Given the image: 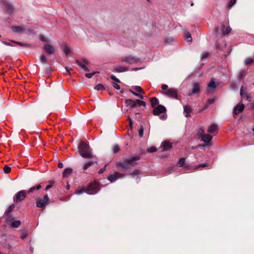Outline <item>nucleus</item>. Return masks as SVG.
<instances>
[{
    "label": "nucleus",
    "instance_id": "nucleus-47",
    "mask_svg": "<svg viewBox=\"0 0 254 254\" xmlns=\"http://www.w3.org/2000/svg\"><path fill=\"white\" fill-rule=\"evenodd\" d=\"M208 56V53L207 52H203L201 56V59L202 60L206 58Z\"/></svg>",
    "mask_w": 254,
    "mask_h": 254
},
{
    "label": "nucleus",
    "instance_id": "nucleus-31",
    "mask_svg": "<svg viewBox=\"0 0 254 254\" xmlns=\"http://www.w3.org/2000/svg\"><path fill=\"white\" fill-rule=\"evenodd\" d=\"M132 88L134 90H135L137 92H138L140 93H141L142 94H143L144 93L141 87L139 86H135Z\"/></svg>",
    "mask_w": 254,
    "mask_h": 254
},
{
    "label": "nucleus",
    "instance_id": "nucleus-20",
    "mask_svg": "<svg viewBox=\"0 0 254 254\" xmlns=\"http://www.w3.org/2000/svg\"><path fill=\"white\" fill-rule=\"evenodd\" d=\"M61 49L66 55H68L71 52L70 48L64 43H63L61 45Z\"/></svg>",
    "mask_w": 254,
    "mask_h": 254
},
{
    "label": "nucleus",
    "instance_id": "nucleus-22",
    "mask_svg": "<svg viewBox=\"0 0 254 254\" xmlns=\"http://www.w3.org/2000/svg\"><path fill=\"white\" fill-rule=\"evenodd\" d=\"M212 139V136L209 134H204L202 136V140L205 143H209Z\"/></svg>",
    "mask_w": 254,
    "mask_h": 254
},
{
    "label": "nucleus",
    "instance_id": "nucleus-2",
    "mask_svg": "<svg viewBox=\"0 0 254 254\" xmlns=\"http://www.w3.org/2000/svg\"><path fill=\"white\" fill-rule=\"evenodd\" d=\"M80 155L83 158H91L93 157L89 145L83 142H81L78 147Z\"/></svg>",
    "mask_w": 254,
    "mask_h": 254
},
{
    "label": "nucleus",
    "instance_id": "nucleus-4",
    "mask_svg": "<svg viewBox=\"0 0 254 254\" xmlns=\"http://www.w3.org/2000/svg\"><path fill=\"white\" fill-rule=\"evenodd\" d=\"M49 201V197L47 194L45 195L43 198H39L36 203V206L39 208L45 207L48 205Z\"/></svg>",
    "mask_w": 254,
    "mask_h": 254
},
{
    "label": "nucleus",
    "instance_id": "nucleus-7",
    "mask_svg": "<svg viewBox=\"0 0 254 254\" xmlns=\"http://www.w3.org/2000/svg\"><path fill=\"white\" fill-rule=\"evenodd\" d=\"M163 93L167 95L168 97L170 98L174 99L178 98V92L177 90L175 88H169V89H168L167 91H166V92H164Z\"/></svg>",
    "mask_w": 254,
    "mask_h": 254
},
{
    "label": "nucleus",
    "instance_id": "nucleus-43",
    "mask_svg": "<svg viewBox=\"0 0 254 254\" xmlns=\"http://www.w3.org/2000/svg\"><path fill=\"white\" fill-rule=\"evenodd\" d=\"M139 174H140V171L137 170H134L130 173V175L132 176L138 175Z\"/></svg>",
    "mask_w": 254,
    "mask_h": 254
},
{
    "label": "nucleus",
    "instance_id": "nucleus-61",
    "mask_svg": "<svg viewBox=\"0 0 254 254\" xmlns=\"http://www.w3.org/2000/svg\"><path fill=\"white\" fill-rule=\"evenodd\" d=\"M13 219V217L12 216H9L7 218V221H10Z\"/></svg>",
    "mask_w": 254,
    "mask_h": 254
},
{
    "label": "nucleus",
    "instance_id": "nucleus-50",
    "mask_svg": "<svg viewBox=\"0 0 254 254\" xmlns=\"http://www.w3.org/2000/svg\"><path fill=\"white\" fill-rule=\"evenodd\" d=\"M41 188V185H38L37 186L32 187L31 188L32 190L34 191V190H38Z\"/></svg>",
    "mask_w": 254,
    "mask_h": 254
},
{
    "label": "nucleus",
    "instance_id": "nucleus-6",
    "mask_svg": "<svg viewBox=\"0 0 254 254\" xmlns=\"http://www.w3.org/2000/svg\"><path fill=\"white\" fill-rule=\"evenodd\" d=\"M122 61L128 64H133L139 62L140 59L137 57L129 56L123 58Z\"/></svg>",
    "mask_w": 254,
    "mask_h": 254
},
{
    "label": "nucleus",
    "instance_id": "nucleus-33",
    "mask_svg": "<svg viewBox=\"0 0 254 254\" xmlns=\"http://www.w3.org/2000/svg\"><path fill=\"white\" fill-rule=\"evenodd\" d=\"M136 106H142L143 107H145L146 106V103L143 101L136 99Z\"/></svg>",
    "mask_w": 254,
    "mask_h": 254
},
{
    "label": "nucleus",
    "instance_id": "nucleus-26",
    "mask_svg": "<svg viewBox=\"0 0 254 254\" xmlns=\"http://www.w3.org/2000/svg\"><path fill=\"white\" fill-rule=\"evenodd\" d=\"M221 31L223 35L228 34L231 31V28L230 26L227 27L226 28L224 26H222Z\"/></svg>",
    "mask_w": 254,
    "mask_h": 254
},
{
    "label": "nucleus",
    "instance_id": "nucleus-24",
    "mask_svg": "<svg viewBox=\"0 0 254 254\" xmlns=\"http://www.w3.org/2000/svg\"><path fill=\"white\" fill-rule=\"evenodd\" d=\"M218 130V127L216 124H212L208 129V132L210 133H214Z\"/></svg>",
    "mask_w": 254,
    "mask_h": 254
},
{
    "label": "nucleus",
    "instance_id": "nucleus-55",
    "mask_svg": "<svg viewBox=\"0 0 254 254\" xmlns=\"http://www.w3.org/2000/svg\"><path fill=\"white\" fill-rule=\"evenodd\" d=\"M207 166L206 163L200 164L196 166V168H199L200 167H205Z\"/></svg>",
    "mask_w": 254,
    "mask_h": 254
},
{
    "label": "nucleus",
    "instance_id": "nucleus-48",
    "mask_svg": "<svg viewBox=\"0 0 254 254\" xmlns=\"http://www.w3.org/2000/svg\"><path fill=\"white\" fill-rule=\"evenodd\" d=\"M111 78L113 80H114V81H115L117 82V83H120V82H121V81H120V80L118 78H117L115 76H114V75H112L111 76Z\"/></svg>",
    "mask_w": 254,
    "mask_h": 254
},
{
    "label": "nucleus",
    "instance_id": "nucleus-28",
    "mask_svg": "<svg viewBox=\"0 0 254 254\" xmlns=\"http://www.w3.org/2000/svg\"><path fill=\"white\" fill-rule=\"evenodd\" d=\"M151 106L152 107H155L159 103L158 99L155 97H152L150 99Z\"/></svg>",
    "mask_w": 254,
    "mask_h": 254
},
{
    "label": "nucleus",
    "instance_id": "nucleus-29",
    "mask_svg": "<svg viewBox=\"0 0 254 254\" xmlns=\"http://www.w3.org/2000/svg\"><path fill=\"white\" fill-rule=\"evenodd\" d=\"M40 61L42 64H47V58L44 54L41 55L40 57Z\"/></svg>",
    "mask_w": 254,
    "mask_h": 254
},
{
    "label": "nucleus",
    "instance_id": "nucleus-13",
    "mask_svg": "<svg viewBox=\"0 0 254 254\" xmlns=\"http://www.w3.org/2000/svg\"><path fill=\"white\" fill-rule=\"evenodd\" d=\"M183 109L184 113H185V116L187 118L190 117V113L192 110L191 107L187 105H184Z\"/></svg>",
    "mask_w": 254,
    "mask_h": 254
},
{
    "label": "nucleus",
    "instance_id": "nucleus-14",
    "mask_svg": "<svg viewBox=\"0 0 254 254\" xmlns=\"http://www.w3.org/2000/svg\"><path fill=\"white\" fill-rule=\"evenodd\" d=\"M200 92V87L198 83H194L192 84V92L188 94L189 96H191L192 94L199 93Z\"/></svg>",
    "mask_w": 254,
    "mask_h": 254
},
{
    "label": "nucleus",
    "instance_id": "nucleus-56",
    "mask_svg": "<svg viewBox=\"0 0 254 254\" xmlns=\"http://www.w3.org/2000/svg\"><path fill=\"white\" fill-rule=\"evenodd\" d=\"M1 42L6 46H12V45L9 42H5V41H1Z\"/></svg>",
    "mask_w": 254,
    "mask_h": 254
},
{
    "label": "nucleus",
    "instance_id": "nucleus-16",
    "mask_svg": "<svg viewBox=\"0 0 254 254\" xmlns=\"http://www.w3.org/2000/svg\"><path fill=\"white\" fill-rule=\"evenodd\" d=\"M44 49L48 54H53L54 53L55 51L54 47L49 44H45L44 46Z\"/></svg>",
    "mask_w": 254,
    "mask_h": 254
},
{
    "label": "nucleus",
    "instance_id": "nucleus-62",
    "mask_svg": "<svg viewBox=\"0 0 254 254\" xmlns=\"http://www.w3.org/2000/svg\"><path fill=\"white\" fill-rule=\"evenodd\" d=\"M208 106H208L207 104H206L204 106V107H203V108L202 109V110H203L206 109V108H208Z\"/></svg>",
    "mask_w": 254,
    "mask_h": 254
},
{
    "label": "nucleus",
    "instance_id": "nucleus-52",
    "mask_svg": "<svg viewBox=\"0 0 254 254\" xmlns=\"http://www.w3.org/2000/svg\"><path fill=\"white\" fill-rule=\"evenodd\" d=\"M13 7L11 6H8L7 7L6 11L8 13H11L12 12Z\"/></svg>",
    "mask_w": 254,
    "mask_h": 254
},
{
    "label": "nucleus",
    "instance_id": "nucleus-37",
    "mask_svg": "<svg viewBox=\"0 0 254 254\" xmlns=\"http://www.w3.org/2000/svg\"><path fill=\"white\" fill-rule=\"evenodd\" d=\"M129 92H131L133 95H134L135 96H137L141 99H143V96L142 95H140L139 93H137L131 89L129 90Z\"/></svg>",
    "mask_w": 254,
    "mask_h": 254
},
{
    "label": "nucleus",
    "instance_id": "nucleus-58",
    "mask_svg": "<svg viewBox=\"0 0 254 254\" xmlns=\"http://www.w3.org/2000/svg\"><path fill=\"white\" fill-rule=\"evenodd\" d=\"M52 187V185H48L46 186L45 190H47L48 189L51 188Z\"/></svg>",
    "mask_w": 254,
    "mask_h": 254
},
{
    "label": "nucleus",
    "instance_id": "nucleus-39",
    "mask_svg": "<svg viewBox=\"0 0 254 254\" xmlns=\"http://www.w3.org/2000/svg\"><path fill=\"white\" fill-rule=\"evenodd\" d=\"M203 133H204V130L202 129V128H199L197 130V135L198 136L202 137L204 134Z\"/></svg>",
    "mask_w": 254,
    "mask_h": 254
},
{
    "label": "nucleus",
    "instance_id": "nucleus-25",
    "mask_svg": "<svg viewBox=\"0 0 254 254\" xmlns=\"http://www.w3.org/2000/svg\"><path fill=\"white\" fill-rule=\"evenodd\" d=\"M93 164H97V162L93 161H89L86 162L83 166V169L84 170H87L89 167H90Z\"/></svg>",
    "mask_w": 254,
    "mask_h": 254
},
{
    "label": "nucleus",
    "instance_id": "nucleus-10",
    "mask_svg": "<svg viewBox=\"0 0 254 254\" xmlns=\"http://www.w3.org/2000/svg\"><path fill=\"white\" fill-rule=\"evenodd\" d=\"M240 95L242 98H246L248 101L251 100V97L247 94V88L242 86L240 90Z\"/></svg>",
    "mask_w": 254,
    "mask_h": 254
},
{
    "label": "nucleus",
    "instance_id": "nucleus-34",
    "mask_svg": "<svg viewBox=\"0 0 254 254\" xmlns=\"http://www.w3.org/2000/svg\"><path fill=\"white\" fill-rule=\"evenodd\" d=\"M144 128L142 126H141L138 131V134L140 137H142L143 135Z\"/></svg>",
    "mask_w": 254,
    "mask_h": 254
},
{
    "label": "nucleus",
    "instance_id": "nucleus-15",
    "mask_svg": "<svg viewBox=\"0 0 254 254\" xmlns=\"http://www.w3.org/2000/svg\"><path fill=\"white\" fill-rule=\"evenodd\" d=\"M128 70V68L123 65L116 66L113 69V71L115 72H123Z\"/></svg>",
    "mask_w": 254,
    "mask_h": 254
},
{
    "label": "nucleus",
    "instance_id": "nucleus-38",
    "mask_svg": "<svg viewBox=\"0 0 254 254\" xmlns=\"http://www.w3.org/2000/svg\"><path fill=\"white\" fill-rule=\"evenodd\" d=\"M245 70H242L239 72V73L238 75V78L239 80H241L242 79V78L243 77V76L245 74Z\"/></svg>",
    "mask_w": 254,
    "mask_h": 254
},
{
    "label": "nucleus",
    "instance_id": "nucleus-5",
    "mask_svg": "<svg viewBox=\"0 0 254 254\" xmlns=\"http://www.w3.org/2000/svg\"><path fill=\"white\" fill-rule=\"evenodd\" d=\"M26 197V191L22 190L18 191L13 197V201L16 203L23 200Z\"/></svg>",
    "mask_w": 254,
    "mask_h": 254
},
{
    "label": "nucleus",
    "instance_id": "nucleus-45",
    "mask_svg": "<svg viewBox=\"0 0 254 254\" xmlns=\"http://www.w3.org/2000/svg\"><path fill=\"white\" fill-rule=\"evenodd\" d=\"M156 151H157V149L154 146L151 147L148 149V152H149L150 153L154 152Z\"/></svg>",
    "mask_w": 254,
    "mask_h": 254
},
{
    "label": "nucleus",
    "instance_id": "nucleus-27",
    "mask_svg": "<svg viewBox=\"0 0 254 254\" xmlns=\"http://www.w3.org/2000/svg\"><path fill=\"white\" fill-rule=\"evenodd\" d=\"M184 38L186 41L188 42L191 43L192 42V39L190 33L186 32L184 34Z\"/></svg>",
    "mask_w": 254,
    "mask_h": 254
},
{
    "label": "nucleus",
    "instance_id": "nucleus-42",
    "mask_svg": "<svg viewBox=\"0 0 254 254\" xmlns=\"http://www.w3.org/2000/svg\"><path fill=\"white\" fill-rule=\"evenodd\" d=\"M237 0H231L229 3L228 7L231 8L236 2Z\"/></svg>",
    "mask_w": 254,
    "mask_h": 254
},
{
    "label": "nucleus",
    "instance_id": "nucleus-46",
    "mask_svg": "<svg viewBox=\"0 0 254 254\" xmlns=\"http://www.w3.org/2000/svg\"><path fill=\"white\" fill-rule=\"evenodd\" d=\"M253 61L252 59L248 58L245 60V64L247 65V64H249L252 63L253 62Z\"/></svg>",
    "mask_w": 254,
    "mask_h": 254
},
{
    "label": "nucleus",
    "instance_id": "nucleus-30",
    "mask_svg": "<svg viewBox=\"0 0 254 254\" xmlns=\"http://www.w3.org/2000/svg\"><path fill=\"white\" fill-rule=\"evenodd\" d=\"M21 222L19 220H15L11 223V226L13 228H17L20 226Z\"/></svg>",
    "mask_w": 254,
    "mask_h": 254
},
{
    "label": "nucleus",
    "instance_id": "nucleus-60",
    "mask_svg": "<svg viewBox=\"0 0 254 254\" xmlns=\"http://www.w3.org/2000/svg\"><path fill=\"white\" fill-rule=\"evenodd\" d=\"M65 68L66 71H67V72L70 71L71 70V68L70 67H68V66H66L65 67Z\"/></svg>",
    "mask_w": 254,
    "mask_h": 254
},
{
    "label": "nucleus",
    "instance_id": "nucleus-44",
    "mask_svg": "<svg viewBox=\"0 0 254 254\" xmlns=\"http://www.w3.org/2000/svg\"><path fill=\"white\" fill-rule=\"evenodd\" d=\"M96 72H93L91 73H88L85 74V76L88 78H91Z\"/></svg>",
    "mask_w": 254,
    "mask_h": 254
},
{
    "label": "nucleus",
    "instance_id": "nucleus-19",
    "mask_svg": "<svg viewBox=\"0 0 254 254\" xmlns=\"http://www.w3.org/2000/svg\"><path fill=\"white\" fill-rule=\"evenodd\" d=\"M215 79L213 78H212L210 79V82L208 83L207 86L209 88H210L211 90H213L216 88V87L219 85L218 83H216L215 82Z\"/></svg>",
    "mask_w": 254,
    "mask_h": 254
},
{
    "label": "nucleus",
    "instance_id": "nucleus-57",
    "mask_svg": "<svg viewBox=\"0 0 254 254\" xmlns=\"http://www.w3.org/2000/svg\"><path fill=\"white\" fill-rule=\"evenodd\" d=\"M161 88L162 90H166L168 88V85L166 84H164L162 86Z\"/></svg>",
    "mask_w": 254,
    "mask_h": 254
},
{
    "label": "nucleus",
    "instance_id": "nucleus-12",
    "mask_svg": "<svg viewBox=\"0 0 254 254\" xmlns=\"http://www.w3.org/2000/svg\"><path fill=\"white\" fill-rule=\"evenodd\" d=\"M245 106L243 104H238L234 108V114L236 115L242 112L244 109Z\"/></svg>",
    "mask_w": 254,
    "mask_h": 254
},
{
    "label": "nucleus",
    "instance_id": "nucleus-3",
    "mask_svg": "<svg viewBox=\"0 0 254 254\" xmlns=\"http://www.w3.org/2000/svg\"><path fill=\"white\" fill-rule=\"evenodd\" d=\"M140 159L139 156H134L132 158H128L126 160L120 161L117 163V165L118 167L122 168L124 170H127L129 166L133 164L135 161Z\"/></svg>",
    "mask_w": 254,
    "mask_h": 254
},
{
    "label": "nucleus",
    "instance_id": "nucleus-63",
    "mask_svg": "<svg viewBox=\"0 0 254 254\" xmlns=\"http://www.w3.org/2000/svg\"><path fill=\"white\" fill-rule=\"evenodd\" d=\"M26 237V234H23L21 237V239L23 240Z\"/></svg>",
    "mask_w": 254,
    "mask_h": 254
},
{
    "label": "nucleus",
    "instance_id": "nucleus-51",
    "mask_svg": "<svg viewBox=\"0 0 254 254\" xmlns=\"http://www.w3.org/2000/svg\"><path fill=\"white\" fill-rule=\"evenodd\" d=\"M12 42L16 43L17 44H18V45H19L20 46H24V47H27V44H24L23 43H21L19 42H15V41H12Z\"/></svg>",
    "mask_w": 254,
    "mask_h": 254
},
{
    "label": "nucleus",
    "instance_id": "nucleus-8",
    "mask_svg": "<svg viewBox=\"0 0 254 254\" xmlns=\"http://www.w3.org/2000/svg\"><path fill=\"white\" fill-rule=\"evenodd\" d=\"M166 111L165 107L163 105H158L155 107L153 113L154 115L158 116L161 113H165Z\"/></svg>",
    "mask_w": 254,
    "mask_h": 254
},
{
    "label": "nucleus",
    "instance_id": "nucleus-59",
    "mask_svg": "<svg viewBox=\"0 0 254 254\" xmlns=\"http://www.w3.org/2000/svg\"><path fill=\"white\" fill-rule=\"evenodd\" d=\"M58 166L59 168H62L63 167V164L62 162H59L58 163Z\"/></svg>",
    "mask_w": 254,
    "mask_h": 254
},
{
    "label": "nucleus",
    "instance_id": "nucleus-40",
    "mask_svg": "<svg viewBox=\"0 0 254 254\" xmlns=\"http://www.w3.org/2000/svg\"><path fill=\"white\" fill-rule=\"evenodd\" d=\"M14 207V205H10L7 209H6L5 211V214H7L11 212V211L13 210V208Z\"/></svg>",
    "mask_w": 254,
    "mask_h": 254
},
{
    "label": "nucleus",
    "instance_id": "nucleus-17",
    "mask_svg": "<svg viewBox=\"0 0 254 254\" xmlns=\"http://www.w3.org/2000/svg\"><path fill=\"white\" fill-rule=\"evenodd\" d=\"M161 146L163 148V150H167L172 148V143L169 141H165L161 143Z\"/></svg>",
    "mask_w": 254,
    "mask_h": 254
},
{
    "label": "nucleus",
    "instance_id": "nucleus-18",
    "mask_svg": "<svg viewBox=\"0 0 254 254\" xmlns=\"http://www.w3.org/2000/svg\"><path fill=\"white\" fill-rule=\"evenodd\" d=\"M125 102L127 106L130 107L132 108H134L136 107V100L126 99Z\"/></svg>",
    "mask_w": 254,
    "mask_h": 254
},
{
    "label": "nucleus",
    "instance_id": "nucleus-35",
    "mask_svg": "<svg viewBox=\"0 0 254 254\" xmlns=\"http://www.w3.org/2000/svg\"><path fill=\"white\" fill-rule=\"evenodd\" d=\"M185 159L184 158H181L178 162V165L180 167H182L183 166L184 164H185Z\"/></svg>",
    "mask_w": 254,
    "mask_h": 254
},
{
    "label": "nucleus",
    "instance_id": "nucleus-32",
    "mask_svg": "<svg viewBox=\"0 0 254 254\" xmlns=\"http://www.w3.org/2000/svg\"><path fill=\"white\" fill-rule=\"evenodd\" d=\"M94 89L96 90H104L105 89L104 86L101 84H98L96 85L95 86Z\"/></svg>",
    "mask_w": 254,
    "mask_h": 254
},
{
    "label": "nucleus",
    "instance_id": "nucleus-23",
    "mask_svg": "<svg viewBox=\"0 0 254 254\" xmlns=\"http://www.w3.org/2000/svg\"><path fill=\"white\" fill-rule=\"evenodd\" d=\"M72 172V169L71 168H66L64 170L63 173V177L64 178H67Z\"/></svg>",
    "mask_w": 254,
    "mask_h": 254
},
{
    "label": "nucleus",
    "instance_id": "nucleus-64",
    "mask_svg": "<svg viewBox=\"0 0 254 254\" xmlns=\"http://www.w3.org/2000/svg\"><path fill=\"white\" fill-rule=\"evenodd\" d=\"M251 108L253 110H254V102L251 104Z\"/></svg>",
    "mask_w": 254,
    "mask_h": 254
},
{
    "label": "nucleus",
    "instance_id": "nucleus-9",
    "mask_svg": "<svg viewBox=\"0 0 254 254\" xmlns=\"http://www.w3.org/2000/svg\"><path fill=\"white\" fill-rule=\"evenodd\" d=\"M124 177H125V175L120 173H116L115 174L109 175L107 179L111 183H113L117 179Z\"/></svg>",
    "mask_w": 254,
    "mask_h": 254
},
{
    "label": "nucleus",
    "instance_id": "nucleus-1",
    "mask_svg": "<svg viewBox=\"0 0 254 254\" xmlns=\"http://www.w3.org/2000/svg\"><path fill=\"white\" fill-rule=\"evenodd\" d=\"M99 191L98 184L94 182L87 186L85 188H82L76 190L75 194L80 195L84 192L89 195H93Z\"/></svg>",
    "mask_w": 254,
    "mask_h": 254
},
{
    "label": "nucleus",
    "instance_id": "nucleus-53",
    "mask_svg": "<svg viewBox=\"0 0 254 254\" xmlns=\"http://www.w3.org/2000/svg\"><path fill=\"white\" fill-rule=\"evenodd\" d=\"M113 86L117 90H119L120 89V86L118 83H113Z\"/></svg>",
    "mask_w": 254,
    "mask_h": 254
},
{
    "label": "nucleus",
    "instance_id": "nucleus-11",
    "mask_svg": "<svg viewBox=\"0 0 254 254\" xmlns=\"http://www.w3.org/2000/svg\"><path fill=\"white\" fill-rule=\"evenodd\" d=\"M76 63L80 66L82 69L85 71H89V68L86 66V64H88L87 61L86 60H83L82 61L79 60H76Z\"/></svg>",
    "mask_w": 254,
    "mask_h": 254
},
{
    "label": "nucleus",
    "instance_id": "nucleus-54",
    "mask_svg": "<svg viewBox=\"0 0 254 254\" xmlns=\"http://www.w3.org/2000/svg\"><path fill=\"white\" fill-rule=\"evenodd\" d=\"M106 166H107V165H105L104 166V167L102 168H101L99 171V174H102L104 173V172L105 171L106 169Z\"/></svg>",
    "mask_w": 254,
    "mask_h": 254
},
{
    "label": "nucleus",
    "instance_id": "nucleus-21",
    "mask_svg": "<svg viewBox=\"0 0 254 254\" xmlns=\"http://www.w3.org/2000/svg\"><path fill=\"white\" fill-rule=\"evenodd\" d=\"M11 29L14 33L20 34L22 33L25 29L22 26H12Z\"/></svg>",
    "mask_w": 254,
    "mask_h": 254
},
{
    "label": "nucleus",
    "instance_id": "nucleus-49",
    "mask_svg": "<svg viewBox=\"0 0 254 254\" xmlns=\"http://www.w3.org/2000/svg\"><path fill=\"white\" fill-rule=\"evenodd\" d=\"M215 99L214 98H210L207 101V104L209 106L211 104H212L214 102Z\"/></svg>",
    "mask_w": 254,
    "mask_h": 254
},
{
    "label": "nucleus",
    "instance_id": "nucleus-41",
    "mask_svg": "<svg viewBox=\"0 0 254 254\" xmlns=\"http://www.w3.org/2000/svg\"><path fill=\"white\" fill-rule=\"evenodd\" d=\"M120 150V147L118 144L115 145L113 147V151L114 153L118 152Z\"/></svg>",
    "mask_w": 254,
    "mask_h": 254
},
{
    "label": "nucleus",
    "instance_id": "nucleus-36",
    "mask_svg": "<svg viewBox=\"0 0 254 254\" xmlns=\"http://www.w3.org/2000/svg\"><path fill=\"white\" fill-rule=\"evenodd\" d=\"M3 171L5 173L8 174L11 171V168L7 165H5L3 167Z\"/></svg>",
    "mask_w": 254,
    "mask_h": 254
}]
</instances>
